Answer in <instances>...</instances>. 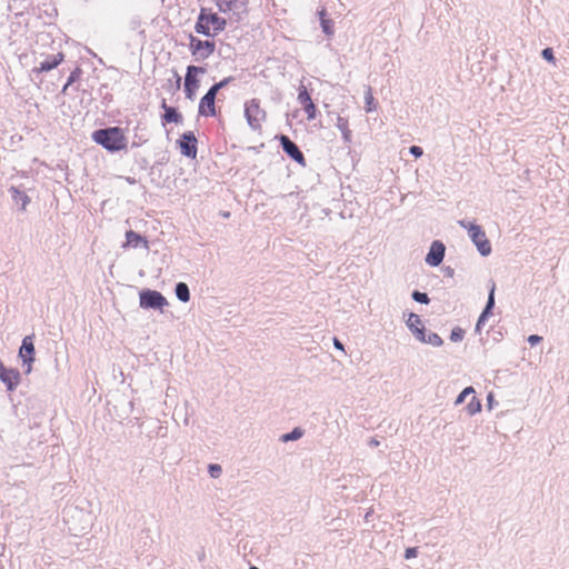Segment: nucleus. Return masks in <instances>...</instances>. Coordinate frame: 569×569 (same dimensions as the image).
I'll list each match as a JSON object with an SVG mask.
<instances>
[{
	"label": "nucleus",
	"instance_id": "nucleus-1",
	"mask_svg": "<svg viewBox=\"0 0 569 569\" xmlns=\"http://www.w3.org/2000/svg\"><path fill=\"white\" fill-rule=\"evenodd\" d=\"M92 140L110 152H118L127 148V138L119 127H108L94 130Z\"/></svg>",
	"mask_w": 569,
	"mask_h": 569
},
{
	"label": "nucleus",
	"instance_id": "nucleus-2",
	"mask_svg": "<svg viewBox=\"0 0 569 569\" xmlns=\"http://www.w3.org/2000/svg\"><path fill=\"white\" fill-rule=\"evenodd\" d=\"M459 224L468 231L469 238L482 257H487L491 253L490 241L481 226L466 220H460Z\"/></svg>",
	"mask_w": 569,
	"mask_h": 569
},
{
	"label": "nucleus",
	"instance_id": "nucleus-3",
	"mask_svg": "<svg viewBox=\"0 0 569 569\" xmlns=\"http://www.w3.org/2000/svg\"><path fill=\"white\" fill-rule=\"evenodd\" d=\"M222 13L231 12L236 22L242 21L248 16V0H214Z\"/></svg>",
	"mask_w": 569,
	"mask_h": 569
},
{
	"label": "nucleus",
	"instance_id": "nucleus-4",
	"mask_svg": "<svg viewBox=\"0 0 569 569\" xmlns=\"http://www.w3.org/2000/svg\"><path fill=\"white\" fill-rule=\"evenodd\" d=\"M189 50L196 61L208 59L216 50L214 41L201 40L193 34H189Z\"/></svg>",
	"mask_w": 569,
	"mask_h": 569
},
{
	"label": "nucleus",
	"instance_id": "nucleus-5",
	"mask_svg": "<svg viewBox=\"0 0 569 569\" xmlns=\"http://www.w3.org/2000/svg\"><path fill=\"white\" fill-rule=\"evenodd\" d=\"M139 305L142 309L161 310L168 305L166 297L152 289H143L139 292Z\"/></svg>",
	"mask_w": 569,
	"mask_h": 569
},
{
	"label": "nucleus",
	"instance_id": "nucleus-6",
	"mask_svg": "<svg viewBox=\"0 0 569 569\" xmlns=\"http://www.w3.org/2000/svg\"><path fill=\"white\" fill-rule=\"evenodd\" d=\"M207 72V69L204 67H198V66H188L186 76H184V84L183 90L186 98L189 100H193L196 98L197 90L199 88V79L197 78L198 74H203Z\"/></svg>",
	"mask_w": 569,
	"mask_h": 569
},
{
	"label": "nucleus",
	"instance_id": "nucleus-7",
	"mask_svg": "<svg viewBox=\"0 0 569 569\" xmlns=\"http://www.w3.org/2000/svg\"><path fill=\"white\" fill-rule=\"evenodd\" d=\"M33 335L26 336L22 339L21 346L19 348V358L22 361V367L24 368V373L29 375L32 370V363L36 361V349L33 342Z\"/></svg>",
	"mask_w": 569,
	"mask_h": 569
},
{
	"label": "nucleus",
	"instance_id": "nucleus-8",
	"mask_svg": "<svg viewBox=\"0 0 569 569\" xmlns=\"http://www.w3.org/2000/svg\"><path fill=\"white\" fill-rule=\"evenodd\" d=\"M244 117L249 127L253 130L260 128V122L266 118V112L260 108L258 99H251L244 104Z\"/></svg>",
	"mask_w": 569,
	"mask_h": 569
},
{
	"label": "nucleus",
	"instance_id": "nucleus-9",
	"mask_svg": "<svg viewBox=\"0 0 569 569\" xmlns=\"http://www.w3.org/2000/svg\"><path fill=\"white\" fill-rule=\"evenodd\" d=\"M180 152L189 159H196L198 153V140L193 131L183 132L177 140Z\"/></svg>",
	"mask_w": 569,
	"mask_h": 569
},
{
	"label": "nucleus",
	"instance_id": "nucleus-10",
	"mask_svg": "<svg viewBox=\"0 0 569 569\" xmlns=\"http://www.w3.org/2000/svg\"><path fill=\"white\" fill-rule=\"evenodd\" d=\"M279 142L283 152L299 164L306 166V159L302 151L299 149L296 142H293L288 136L280 134Z\"/></svg>",
	"mask_w": 569,
	"mask_h": 569
},
{
	"label": "nucleus",
	"instance_id": "nucleus-11",
	"mask_svg": "<svg viewBox=\"0 0 569 569\" xmlns=\"http://www.w3.org/2000/svg\"><path fill=\"white\" fill-rule=\"evenodd\" d=\"M446 254V246L440 240L431 242L425 261L430 267H438L442 263Z\"/></svg>",
	"mask_w": 569,
	"mask_h": 569
},
{
	"label": "nucleus",
	"instance_id": "nucleus-12",
	"mask_svg": "<svg viewBox=\"0 0 569 569\" xmlns=\"http://www.w3.org/2000/svg\"><path fill=\"white\" fill-rule=\"evenodd\" d=\"M21 375L18 369L7 368L0 361V380L6 385L8 391H13L19 386Z\"/></svg>",
	"mask_w": 569,
	"mask_h": 569
},
{
	"label": "nucleus",
	"instance_id": "nucleus-13",
	"mask_svg": "<svg viewBox=\"0 0 569 569\" xmlns=\"http://www.w3.org/2000/svg\"><path fill=\"white\" fill-rule=\"evenodd\" d=\"M495 290H496V284H495V282H492L489 293H488L487 303L476 323L477 332H480L481 327L486 323L488 317L492 313V309L495 307Z\"/></svg>",
	"mask_w": 569,
	"mask_h": 569
},
{
	"label": "nucleus",
	"instance_id": "nucleus-14",
	"mask_svg": "<svg viewBox=\"0 0 569 569\" xmlns=\"http://www.w3.org/2000/svg\"><path fill=\"white\" fill-rule=\"evenodd\" d=\"M216 98L211 92L207 91L206 94L200 99L198 113L203 117H214L216 112Z\"/></svg>",
	"mask_w": 569,
	"mask_h": 569
},
{
	"label": "nucleus",
	"instance_id": "nucleus-15",
	"mask_svg": "<svg viewBox=\"0 0 569 569\" xmlns=\"http://www.w3.org/2000/svg\"><path fill=\"white\" fill-rule=\"evenodd\" d=\"M406 325L417 340H423L426 328L418 315L410 312Z\"/></svg>",
	"mask_w": 569,
	"mask_h": 569
},
{
	"label": "nucleus",
	"instance_id": "nucleus-16",
	"mask_svg": "<svg viewBox=\"0 0 569 569\" xmlns=\"http://www.w3.org/2000/svg\"><path fill=\"white\" fill-rule=\"evenodd\" d=\"M161 108L164 110V113L162 114L163 122L176 124L182 123V114L177 110V108L168 106L164 99L162 100Z\"/></svg>",
	"mask_w": 569,
	"mask_h": 569
},
{
	"label": "nucleus",
	"instance_id": "nucleus-17",
	"mask_svg": "<svg viewBox=\"0 0 569 569\" xmlns=\"http://www.w3.org/2000/svg\"><path fill=\"white\" fill-rule=\"evenodd\" d=\"M204 17H206L207 22H209V24L212 27L211 32L213 36H217L219 32L224 30V28L227 26V21L224 18L219 17L214 12H210L206 8H204Z\"/></svg>",
	"mask_w": 569,
	"mask_h": 569
},
{
	"label": "nucleus",
	"instance_id": "nucleus-18",
	"mask_svg": "<svg viewBox=\"0 0 569 569\" xmlns=\"http://www.w3.org/2000/svg\"><path fill=\"white\" fill-rule=\"evenodd\" d=\"M63 60V54L59 52L58 54L47 57L43 61L40 62V66L33 69V72L41 73L48 72L54 68H57L61 61Z\"/></svg>",
	"mask_w": 569,
	"mask_h": 569
},
{
	"label": "nucleus",
	"instance_id": "nucleus-19",
	"mask_svg": "<svg viewBox=\"0 0 569 569\" xmlns=\"http://www.w3.org/2000/svg\"><path fill=\"white\" fill-rule=\"evenodd\" d=\"M126 246H129L132 248L142 247L147 250L149 249V242H148L147 238L133 230H129L126 232Z\"/></svg>",
	"mask_w": 569,
	"mask_h": 569
},
{
	"label": "nucleus",
	"instance_id": "nucleus-20",
	"mask_svg": "<svg viewBox=\"0 0 569 569\" xmlns=\"http://www.w3.org/2000/svg\"><path fill=\"white\" fill-rule=\"evenodd\" d=\"M194 30L197 33L203 34L206 37L213 36L211 32V29H210V24H209V22H207L206 17H204V8H202L200 10V13L198 16V19H197V22L194 26Z\"/></svg>",
	"mask_w": 569,
	"mask_h": 569
},
{
	"label": "nucleus",
	"instance_id": "nucleus-21",
	"mask_svg": "<svg viewBox=\"0 0 569 569\" xmlns=\"http://www.w3.org/2000/svg\"><path fill=\"white\" fill-rule=\"evenodd\" d=\"M9 192L11 194L12 200L16 203H21V210H26L27 204L30 202V198L21 191L18 187H10Z\"/></svg>",
	"mask_w": 569,
	"mask_h": 569
},
{
	"label": "nucleus",
	"instance_id": "nucleus-22",
	"mask_svg": "<svg viewBox=\"0 0 569 569\" xmlns=\"http://www.w3.org/2000/svg\"><path fill=\"white\" fill-rule=\"evenodd\" d=\"M336 127L341 131L342 139L345 142L350 143L351 142V130L349 129V121L347 118L337 117Z\"/></svg>",
	"mask_w": 569,
	"mask_h": 569
},
{
	"label": "nucleus",
	"instance_id": "nucleus-23",
	"mask_svg": "<svg viewBox=\"0 0 569 569\" xmlns=\"http://www.w3.org/2000/svg\"><path fill=\"white\" fill-rule=\"evenodd\" d=\"M174 293L179 301L188 302L190 300V290L186 282H178L174 287Z\"/></svg>",
	"mask_w": 569,
	"mask_h": 569
},
{
	"label": "nucleus",
	"instance_id": "nucleus-24",
	"mask_svg": "<svg viewBox=\"0 0 569 569\" xmlns=\"http://www.w3.org/2000/svg\"><path fill=\"white\" fill-rule=\"evenodd\" d=\"M419 341L422 343H428V345L435 346V347H440L443 345L442 338L436 332L427 333L425 331L423 340H419Z\"/></svg>",
	"mask_w": 569,
	"mask_h": 569
},
{
	"label": "nucleus",
	"instance_id": "nucleus-25",
	"mask_svg": "<svg viewBox=\"0 0 569 569\" xmlns=\"http://www.w3.org/2000/svg\"><path fill=\"white\" fill-rule=\"evenodd\" d=\"M302 436H303V430L300 427H296L290 432L283 433L280 437V441H282V442L296 441V440L300 439Z\"/></svg>",
	"mask_w": 569,
	"mask_h": 569
},
{
	"label": "nucleus",
	"instance_id": "nucleus-26",
	"mask_svg": "<svg viewBox=\"0 0 569 569\" xmlns=\"http://www.w3.org/2000/svg\"><path fill=\"white\" fill-rule=\"evenodd\" d=\"M233 79V77L223 78L219 82L213 83L208 91L211 92L214 97H217L218 92L221 89L226 88L229 83H231Z\"/></svg>",
	"mask_w": 569,
	"mask_h": 569
},
{
	"label": "nucleus",
	"instance_id": "nucleus-27",
	"mask_svg": "<svg viewBox=\"0 0 569 569\" xmlns=\"http://www.w3.org/2000/svg\"><path fill=\"white\" fill-rule=\"evenodd\" d=\"M365 102H366V111L372 112L376 109L375 98L372 96V90L370 87L367 88L366 94H365Z\"/></svg>",
	"mask_w": 569,
	"mask_h": 569
},
{
	"label": "nucleus",
	"instance_id": "nucleus-28",
	"mask_svg": "<svg viewBox=\"0 0 569 569\" xmlns=\"http://www.w3.org/2000/svg\"><path fill=\"white\" fill-rule=\"evenodd\" d=\"M468 413L470 416H473L478 413L481 410V402L479 399H477L475 396H472L470 402L466 407Z\"/></svg>",
	"mask_w": 569,
	"mask_h": 569
},
{
	"label": "nucleus",
	"instance_id": "nucleus-29",
	"mask_svg": "<svg viewBox=\"0 0 569 569\" xmlns=\"http://www.w3.org/2000/svg\"><path fill=\"white\" fill-rule=\"evenodd\" d=\"M298 101L301 106L313 102L305 86H300V88H299Z\"/></svg>",
	"mask_w": 569,
	"mask_h": 569
},
{
	"label": "nucleus",
	"instance_id": "nucleus-30",
	"mask_svg": "<svg viewBox=\"0 0 569 569\" xmlns=\"http://www.w3.org/2000/svg\"><path fill=\"white\" fill-rule=\"evenodd\" d=\"M411 298L416 302L422 303V305H428L430 302V298L428 297V295L426 292H421L419 290H413L411 293Z\"/></svg>",
	"mask_w": 569,
	"mask_h": 569
},
{
	"label": "nucleus",
	"instance_id": "nucleus-31",
	"mask_svg": "<svg viewBox=\"0 0 569 569\" xmlns=\"http://www.w3.org/2000/svg\"><path fill=\"white\" fill-rule=\"evenodd\" d=\"M320 26H321V29H322V32L326 34V36H332L333 32H335V29H333V21L331 19H322V21L320 22Z\"/></svg>",
	"mask_w": 569,
	"mask_h": 569
},
{
	"label": "nucleus",
	"instance_id": "nucleus-32",
	"mask_svg": "<svg viewBox=\"0 0 569 569\" xmlns=\"http://www.w3.org/2000/svg\"><path fill=\"white\" fill-rule=\"evenodd\" d=\"M476 391L473 389V387L469 386V387H466L459 395L458 397L456 398V401L455 403L456 405H460L462 402H465L466 398L470 395H475Z\"/></svg>",
	"mask_w": 569,
	"mask_h": 569
},
{
	"label": "nucleus",
	"instance_id": "nucleus-33",
	"mask_svg": "<svg viewBox=\"0 0 569 569\" xmlns=\"http://www.w3.org/2000/svg\"><path fill=\"white\" fill-rule=\"evenodd\" d=\"M463 337H465V330L461 329L460 327H456L451 330V333H450L451 341L459 342L463 339Z\"/></svg>",
	"mask_w": 569,
	"mask_h": 569
},
{
	"label": "nucleus",
	"instance_id": "nucleus-34",
	"mask_svg": "<svg viewBox=\"0 0 569 569\" xmlns=\"http://www.w3.org/2000/svg\"><path fill=\"white\" fill-rule=\"evenodd\" d=\"M208 472H209V475H210V477H211V478L217 479V478H219V477L221 476V473H222V468H221V466H220V465H218V463H210V465L208 466Z\"/></svg>",
	"mask_w": 569,
	"mask_h": 569
},
{
	"label": "nucleus",
	"instance_id": "nucleus-35",
	"mask_svg": "<svg viewBox=\"0 0 569 569\" xmlns=\"http://www.w3.org/2000/svg\"><path fill=\"white\" fill-rule=\"evenodd\" d=\"M302 109L307 113L308 120H313L316 118L317 108L313 102L302 106Z\"/></svg>",
	"mask_w": 569,
	"mask_h": 569
},
{
	"label": "nucleus",
	"instance_id": "nucleus-36",
	"mask_svg": "<svg viewBox=\"0 0 569 569\" xmlns=\"http://www.w3.org/2000/svg\"><path fill=\"white\" fill-rule=\"evenodd\" d=\"M541 57L549 62H555V54L552 48H545L541 51Z\"/></svg>",
	"mask_w": 569,
	"mask_h": 569
},
{
	"label": "nucleus",
	"instance_id": "nucleus-37",
	"mask_svg": "<svg viewBox=\"0 0 569 569\" xmlns=\"http://www.w3.org/2000/svg\"><path fill=\"white\" fill-rule=\"evenodd\" d=\"M417 555H418V549L416 547H409L405 551L406 559L415 558V557H417Z\"/></svg>",
	"mask_w": 569,
	"mask_h": 569
},
{
	"label": "nucleus",
	"instance_id": "nucleus-38",
	"mask_svg": "<svg viewBox=\"0 0 569 569\" xmlns=\"http://www.w3.org/2000/svg\"><path fill=\"white\" fill-rule=\"evenodd\" d=\"M409 152L415 157V158H419L422 156L423 151H422V148H420L419 146H411L409 148Z\"/></svg>",
	"mask_w": 569,
	"mask_h": 569
},
{
	"label": "nucleus",
	"instance_id": "nucleus-39",
	"mask_svg": "<svg viewBox=\"0 0 569 569\" xmlns=\"http://www.w3.org/2000/svg\"><path fill=\"white\" fill-rule=\"evenodd\" d=\"M527 340L528 343L533 347L542 340V337L538 335H530Z\"/></svg>",
	"mask_w": 569,
	"mask_h": 569
},
{
	"label": "nucleus",
	"instance_id": "nucleus-40",
	"mask_svg": "<svg viewBox=\"0 0 569 569\" xmlns=\"http://www.w3.org/2000/svg\"><path fill=\"white\" fill-rule=\"evenodd\" d=\"M333 346L336 349L345 351L343 343L338 338H333Z\"/></svg>",
	"mask_w": 569,
	"mask_h": 569
},
{
	"label": "nucleus",
	"instance_id": "nucleus-41",
	"mask_svg": "<svg viewBox=\"0 0 569 569\" xmlns=\"http://www.w3.org/2000/svg\"><path fill=\"white\" fill-rule=\"evenodd\" d=\"M317 13L319 16L320 22L322 21V19H328L327 11L325 8H321L320 10H318Z\"/></svg>",
	"mask_w": 569,
	"mask_h": 569
},
{
	"label": "nucleus",
	"instance_id": "nucleus-42",
	"mask_svg": "<svg viewBox=\"0 0 569 569\" xmlns=\"http://www.w3.org/2000/svg\"><path fill=\"white\" fill-rule=\"evenodd\" d=\"M74 81V73H71L70 77L68 78V81L67 83L64 84L63 87V92L67 90L68 86H70L72 82Z\"/></svg>",
	"mask_w": 569,
	"mask_h": 569
},
{
	"label": "nucleus",
	"instance_id": "nucleus-43",
	"mask_svg": "<svg viewBox=\"0 0 569 569\" xmlns=\"http://www.w3.org/2000/svg\"><path fill=\"white\" fill-rule=\"evenodd\" d=\"M445 273H446V276H448V277H453V274H455V269H453V268H451V267H446V268H445Z\"/></svg>",
	"mask_w": 569,
	"mask_h": 569
},
{
	"label": "nucleus",
	"instance_id": "nucleus-44",
	"mask_svg": "<svg viewBox=\"0 0 569 569\" xmlns=\"http://www.w3.org/2000/svg\"><path fill=\"white\" fill-rule=\"evenodd\" d=\"M379 443H380V442H379L376 438H371V439L369 440V442H368V445H369L370 447H377V446H379Z\"/></svg>",
	"mask_w": 569,
	"mask_h": 569
},
{
	"label": "nucleus",
	"instance_id": "nucleus-45",
	"mask_svg": "<svg viewBox=\"0 0 569 569\" xmlns=\"http://www.w3.org/2000/svg\"><path fill=\"white\" fill-rule=\"evenodd\" d=\"M180 77L177 74V87L179 88L180 87Z\"/></svg>",
	"mask_w": 569,
	"mask_h": 569
},
{
	"label": "nucleus",
	"instance_id": "nucleus-46",
	"mask_svg": "<svg viewBox=\"0 0 569 569\" xmlns=\"http://www.w3.org/2000/svg\"><path fill=\"white\" fill-rule=\"evenodd\" d=\"M488 402H489V403H491V402H492V395H491V393L488 396Z\"/></svg>",
	"mask_w": 569,
	"mask_h": 569
},
{
	"label": "nucleus",
	"instance_id": "nucleus-47",
	"mask_svg": "<svg viewBox=\"0 0 569 569\" xmlns=\"http://www.w3.org/2000/svg\"><path fill=\"white\" fill-rule=\"evenodd\" d=\"M128 182H129V183H134V179H130V178H129V179H128Z\"/></svg>",
	"mask_w": 569,
	"mask_h": 569
},
{
	"label": "nucleus",
	"instance_id": "nucleus-48",
	"mask_svg": "<svg viewBox=\"0 0 569 569\" xmlns=\"http://www.w3.org/2000/svg\"><path fill=\"white\" fill-rule=\"evenodd\" d=\"M249 569H259V568L256 566H251Z\"/></svg>",
	"mask_w": 569,
	"mask_h": 569
}]
</instances>
